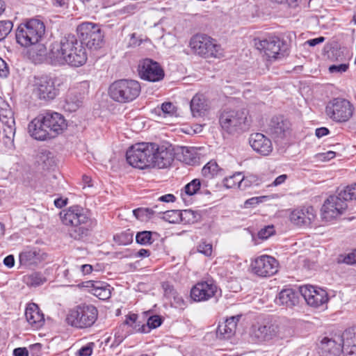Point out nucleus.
Here are the masks:
<instances>
[{
	"label": "nucleus",
	"mask_w": 356,
	"mask_h": 356,
	"mask_svg": "<svg viewBox=\"0 0 356 356\" xmlns=\"http://www.w3.org/2000/svg\"><path fill=\"white\" fill-rule=\"evenodd\" d=\"M181 222L184 223H194L198 220L200 214L191 209L180 211Z\"/></svg>",
	"instance_id": "nucleus-42"
},
{
	"label": "nucleus",
	"mask_w": 356,
	"mask_h": 356,
	"mask_svg": "<svg viewBox=\"0 0 356 356\" xmlns=\"http://www.w3.org/2000/svg\"><path fill=\"white\" fill-rule=\"evenodd\" d=\"M44 123L43 114L42 113L29 124V132L33 138L38 140L51 139L47 129L44 126Z\"/></svg>",
	"instance_id": "nucleus-28"
},
{
	"label": "nucleus",
	"mask_w": 356,
	"mask_h": 356,
	"mask_svg": "<svg viewBox=\"0 0 356 356\" xmlns=\"http://www.w3.org/2000/svg\"><path fill=\"white\" fill-rule=\"evenodd\" d=\"M44 33V22L38 19H31L19 25L16 31V40L21 46L26 47L39 42Z\"/></svg>",
	"instance_id": "nucleus-4"
},
{
	"label": "nucleus",
	"mask_w": 356,
	"mask_h": 356,
	"mask_svg": "<svg viewBox=\"0 0 356 356\" xmlns=\"http://www.w3.org/2000/svg\"><path fill=\"white\" fill-rule=\"evenodd\" d=\"M63 275L67 282L73 284L81 280V273L80 272L79 266H72L70 268L66 269Z\"/></svg>",
	"instance_id": "nucleus-40"
},
{
	"label": "nucleus",
	"mask_w": 356,
	"mask_h": 356,
	"mask_svg": "<svg viewBox=\"0 0 356 356\" xmlns=\"http://www.w3.org/2000/svg\"><path fill=\"white\" fill-rule=\"evenodd\" d=\"M152 165L159 168H165L170 165L175 156V152L171 145H158L154 143Z\"/></svg>",
	"instance_id": "nucleus-20"
},
{
	"label": "nucleus",
	"mask_w": 356,
	"mask_h": 356,
	"mask_svg": "<svg viewBox=\"0 0 356 356\" xmlns=\"http://www.w3.org/2000/svg\"><path fill=\"white\" fill-rule=\"evenodd\" d=\"M354 111L353 104L349 100L341 97L330 100L325 107L327 116L337 123L348 122L353 117Z\"/></svg>",
	"instance_id": "nucleus-10"
},
{
	"label": "nucleus",
	"mask_w": 356,
	"mask_h": 356,
	"mask_svg": "<svg viewBox=\"0 0 356 356\" xmlns=\"http://www.w3.org/2000/svg\"><path fill=\"white\" fill-rule=\"evenodd\" d=\"M154 143H139L131 146L127 151L126 159L131 166L145 169L152 165Z\"/></svg>",
	"instance_id": "nucleus-8"
},
{
	"label": "nucleus",
	"mask_w": 356,
	"mask_h": 356,
	"mask_svg": "<svg viewBox=\"0 0 356 356\" xmlns=\"http://www.w3.org/2000/svg\"><path fill=\"white\" fill-rule=\"evenodd\" d=\"M300 293L307 303L314 307L323 306L328 301L327 292L321 288H316L311 285L303 286L300 288Z\"/></svg>",
	"instance_id": "nucleus-19"
},
{
	"label": "nucleus",
	"mask_w": 356,
	"mask_h": 356,
	"mask_svg": "<svg viewBox=\"0 0 356 356\" xmlns=\"http://www.w3.org/2000/svg\"><path fill=\"white\" fill-rule=\"evenodd\" d=\"M249 143L254 151L262 156H268L273 151L271 140L261 133L252 134L249 138Z\"/></svg>",
	"instance_id": "nucleus-25"
},
{
	"label": "nucleus",
	"mask_w": 356,
	"mask_h": 356,
	"mask_svg": "<svg viewBox=\"0 0 356 356\" xmlns=\"http://www.w3.org/2000/svg\"><path fill=\"white\" fill-rule=\"evenodd\" d=\"M248 113L245 109L224 110L219 116V123L223 131L235 135L248 129Z\"/></svg>",
	"instance_id": "nucleus-6"
},
{
	"label": "nucleus",
	"mask_w": 356,
	"mask_h": 356,
	"mask_svg": "<svg viewBox=\"0 0 356 356\" xmlns=\"http://www.w3.org/2000/svg\"><path fill=\"white\" fill-rule=\"evenodd\" d=\"M190 107L194 118L203 117L208 114L211 109V104L202 94H196L191 99Z\"/></svg>",
	"instance_id": "nucleus-27"
},
{
	"label": "nucleus",
	"mask_w": 356,
	"mask_h": 356,
	"mask_svg": "<svg viewBox=\"0 0 356 356\" xmlns=\"http://www.w3.org/2000/svg\"><path fill=\"white\" fill-rule=\"evenodd\" d=\"M123 326H127L131 330L129 331L135 332L147 333L148 330H146L145 324H142L138 321V316L136 314H129L125 316V320L122 323Z\"/></svg>",
	"instance_id": "nucleus-38"
},
{
	"label": "nucleus",
	"mask_w": 356,
	"mask_h": 356,
	"mask_svg": "<svg viewBox=\"0 0 356 356\" xmlns=\"http://www.w3.org/2000/svg\"><path fill=\"white\" fill-rule=\"evenodd\" d=\"M279 264L273 257L261 255L252 261V272L259 277H267L275 274L278 270Z\"/></svg>",
	"instance_id": "nucleus-17"
},
{
	"label": "nucleus",
	"mask_w": 356,
	"mask_h": 356,
	"mask_svg": "<svg viewBox=\"0 0 356 356\" xmlns=\"http://www.w3.org/2000/svg\"><path fill=\"white\" fill-rule=\"evenodd\" d=\"M197 251L206 257H209L212 254V245L206 241H202L197 246Z\"/></svg>",
	"instance_id": "nucleus-51"
},
{
	"label": "nucleus",
	"mask_w": 356,
	"mask_h": 356,
	"mask_svg": "<svg viewBox=\"0 0 356 356\" xmlns=\"http://www.w3.org/2000/svg\"><path fill=\"white\" fill-rule=\"evenodd\" d=\"M240 318L241 316H234L220 323L216 330L218 337L227 339L232 337L235 333L237 322Z\"/></svg>",
	"instance_id": "nucleus-32"
},
{
	"label": "nucleus",
	"mask_w": 356,
	"mask_h": 356,
	"mask_svg": "<svg viewBox=\"0 0 356 356\" xmlns=\"http://www.w3.org/2000/svg\"><path fill=\"white\" fill-rule=\"evenodd\" d=\"M37 161L44 170L53 169L56 166L53 154L47 150L42 151L38 154Z\"/></svg>",
	"instance_id": "nucleus-39"
},
{
	"label": "nucleus",
	"mask_w": 356,
	"mask_h": 356,
	"mask_svg": "<svg viewBox=\"0 0 356 356\" xmlns=\"http://www.w3.org/2000/svg\"><path fill=\"white\" fill-rule=\"evenodd\" d=\"M92 353V343H88L86 346L81 347L79 351V356H90Z\"/></svg>",
	"instance_id": "nucleus-54"
},
{
	"label": "nucleus",
	"mask_w": 356,
	"mask_h": 356,
	"mask_svg": "<svg viewBox=\"0 0 356 356\" xmlns=\"http://www.w3.org/2000/svg\"><path fill=\"white\" fill-rule=\"evenodd\" d=\"M175 106L171 102H165L161 105V110L165 114H172Z\"/></svg>",
	"instance_id": "nucleus-56"
},
{
	"label": "nucleus",
	"mask_w": 356,
	"mask_h": 356,
	"mask_svg": "<svg viewBox=\"0 0 356 356\" xmlns=\"http://www.w3.org/2000/svg\"><path fill=\"white\" fill-rule=\"evenodd\" d=\"M216 291L217 286L212 281L200 282L191 289V297L197 302L205 301L214 296Z\"/></svg>",
	"instance_id": "nucleus-24"
},
{
	"label": "nucleus",
	"mask_w": 356,
	"mask_h": 356,
	"mask_svg": "<svg viewBox=\"0 0 356 356\" xmlns=\"http://www.w3.org/2000/svg\"><path fill=\"white\" fill-rule=\"evenodd\" d=\"M325 38L324 37H318L316 38L308 40L305 42V44H308L310 47H314L320 43H322L325 41Z\"/></svg>",
	"instance_id": "nucleus-59"
},
{
	"label": "nucleus",
	"mask_w": 356,
	"mask_h": 356,
	"mask_svg": "<svg viewBox=\"0 0 356 356\" xmlns=\"http://www.w3.org/2000/svg\"><path fill=\"white\" fill-rule=\"evenodd\" d=\"M69 0H52V4L55 7L67 8L68 6Z\"/></svg>",
	"instance_id": "nucleus-61"
},
{
	"label": "nucleus",
	"mask_w": 356,
	"mask_h": 356,
	"mask_svg": "<svg viewBox=\"0 0 356 356\" xmlns=\"http://www.w3.org/2000/svg\"><path fill=\"white\" fill-rule=\"evenodd\" d=\"M349 65L347 63H342L339 65H332L329 67V71L332 74H341L348 70Z\"/></svg>",
	"instance_id": "nucleus-52"
},
{
	"label": "nucleus",
	"mask_w": 356,
	"mask_h": 356,
	"mask_svg": "<svg viewBox=\"0 0 356 356\" xmlns=\"http://www.w3.org/2000/svg\"><path fill=\"white\" fill-rule=\"evenodd\" d=\"M44 126L47 129L50 138H54L61 134L67 127L64 116L57 112L47 111L43 113Z\"/></svg>",
	"instance_id": "nucleus-18"
},
{
	"label": "nucleus",
	"mask_w": 356,
	"mask_h": 356,
	"mask_svg": "<svg viewBox=\"0 0 356 356\" xmlns=\"http://www.w3.org/2000/svg\"><path fill=\"white\" fill-rule=\"evenodd\" d=\"M83 99L81 93L75 90H69L65 98L63 108L68 112H74L81 106Z\"/></svg>",
	"instance_id": "nucleus-35"
},
{
	"label": "nucleus",
	"mask_w": 356,
	"mask_h": 356,
	"mask_svg": "<svg viewBox=\"0 0 356 356\" xmlns=\"http://www.w3.org/2000/svg\"><path fill=\"white\" fill-rule=\"evenodd\" d=\"M175 156L177 160L187 165L200 164V156L194 147H179L176 149Z\"/></svg>",
	"instance_id": "nucleus-30"
},
{
	"label": "nucleus",
	"mask_w": 356,
	"mask_h": 356,
	"mask_svg": "<svg viewBox=\"0 0 356 356\" xmlns=\"http://www.w3.org/2000/svg\"><path fill=\"white\" fill-rule=\"evenodd\" d=\"M159 213H163V218L170 223H177L181 221L180 211L179 210H161Z\"/></svg>",
	"instance_id": "nucleus-45"
},
{
	"label": "nucleus",
	"mask_w": 356,
	"mask_h": 356,
	"mask_svg": "<svg viewBox=\"0 0 356 356\" xmlns=\"http://www.w3.org/2000/svg\"><path fill=\"white\" fill-rule=\"evenodd\" d=\"M261 202V197H253L252 198H250L244 202V207L245 208H250L256 206L259 202Z\"/></svg>",
	"instance_id": "nucleus-55"
},
{
	"label": "nucleus",
	"mask_w": 356,
	"mask_h": 356,
	"mask_svg": "<svg viewBox=\"0 0 356 356\" xmlns=\"http://www.w3.org/2000/svg\"><path fill=\"white\" fill-rule=\"evenodd\" d=\"M23 280L27 286L37 287L46 283L47 278L44 272L34 271L24 276Z\"/></svg>",
	"instance_id": "nucleus-37"
},
{
	"label": "nucleus",
	"mask_w": 356,
	"mask_h": 356,
	"mask_svg": "<svg viewBox=\"0 0 356 356\" xmlns=\"http://www.w3.org/2000/svg\"><path fill=\"white\" fill-rule=\"evenodd\" d=\"M200 179H192L184 186L185 194L189 196L195 194L200 190Z\"/></svg>",
	"instance_id": "nucleus-47"
},
{
	"label": "nucleus",
	"mask_w": 356,
	"mask_h": 356,
	"mask_svg": "<svg viewBox=\"0 0 356 356\" xmlns=\"http://www.w3.org/2000/svg\"><path fill=\"white\" fill-rule=\"evenodd\" d=\"M25 316L28 323L34 329H39L44 325V314L35 303H31L26 307Z\"/></svg>",
	"instance_id": "nucleus-31"
},
{
	"label": "nucleus",
	"mask_w": 356,
	"mask_h": 356,
	"mask_svg": "<svg viewBox=\"0 0 356 356\" xmlns=\"http://www.w3.org/2000/svg\"><path fill=\"white\" fill-rule=\"evenodd\" d=\"M150 255V251L147 249H140L134 254L135 258H146Z\"/></svg>",
	"instance_id": "nucleus-58"
},
{
	"label": "nucleus",
	"mask_w": 356,
	"mask_h": 356,
	"mask_svg": "<svg viewBox=\"0 0 356 356\" xmlns=\"http://www.w3.org/2000/svg\"><path fill=\"white\" fill-rule=\"evenodd\" d=\"M257 49L264 51L269 60L284 58L288 54V47L283 40L277 37L259 40L255 42Z\"/></svg>",
	"instance_id": "nucleus-13"
},
{
	"label": "nucleus",
	"mask_w": 356,
	"mask_h": 356,
	"mask_svg": "<svg viewBox=\"0 0 356 356\" xmlns=\"http://www.w3.org/2000/svg\"><path fill=\"white\" fill-rule=\"evenodd\" d=\"M47 254L38 248H27L19 254V260L21 266L33 268L44 261Z\"/></svg>",
	"instance_id": "nucleus-21"
},
{
	"label": "nucleus",
	"mask_w": 356,
	"mask_h": 356,
	"mask_svg": "<svg viewBox=\"0 0 356 356\" xmlns=\"http://www.w3.org/2000/svg\"><path fill=\"white\" fill-rule=\"evenodd\" d=\"M172 296L173 301L172 304L175 306V307L178 308L179 309H184L187 305V303L184 300L183 297L179 294H177V293Z\"/></svg>",
	"instance_id": "nucleus-53"
},
{
	"label": "nucleus",
	"mask_w": 356,
	"mask_h": 356,
	"mask_svg": "<svg viewBox=\"0 0 356 356\" xmlns=\"http://www.w3.org/2000/svg\"><path fill=\"white\" fill-rule=\"evenodd\" d=\"M299 293L300 291H296L293 289H284L279 293L275 300L276 303L288 307H292L298 303Z\"/></svg>",
	"instance_id": "nucleus-33"
},
{
	"label": "nucleus",
	"mask_w": 356,
	"mask_h": 356,
	"mask_svg": "<svg viewBox=\"0 0 356 356\" xmlns=\"http://www.w3.org/2000/svg\"><path fill=\"white\" fill-rule=\"evenodd\" d=\"M352 200H356V184L338 188L337 193L324 202L321 209L323 219L330 221L340 216L347 209V202Z\"/></svg>",
	"instance_id": "nucleus-3"
},
{
	"label": "nucleus",
	"mask_w": 356,
	"mask_h": 356,
	"mask_svg": "<svg viewBox=\"0 0 356 356\" xmlns=\"http://www.w3.org/2000/svg\"><path fill=\"white\" fill-rule=\"evenodd\" d=\"M33 86V93L40 99L52 100L58 95L54 79L49 76L35 77Z\"/></svg>",
	"instance_id": "nucleus-14"
},
{
	"label": "nucleus",
	"mask_w": 356,
	"mask_h": 356,
	"mask_svg": "<svg viewBox=\"0 0 356 356\" xmlns=\"http://www.w3.org/2000/svg\"><path fill=\"white\" fill-rule=\"evenodd\" d=\"M0 125L3 136L8 142L13 143L15 134V122L14 113L4 99L0 97Z\"/></svg>",
	"instance_id": "nucleus-15"
},
{
	"label": "nucleus",
	"mask_w": 356,
	"mask_h": 356,
	"mask_svg": "<svg viewBox=\"0 0 356 356\" xmlns=\"http://www.w3.org/2000/svg\"><path fill=\"white\" fill-rule=\"evenodd\" d=\"M315 218L316 212L312 207H304L289 211V220L298 227L310 225Z\"/></svg>",
	"instance_id": "nucleus-23"
},
{
	"label": "nucleus",
	"mask_w": 356,
	"mask_h": 356,
	"mask_svg": "<svg viewBox=\"0 0 356 356\" xmlns=\"http://www.w3.org/2000/svg\"><path fill=\"white\" fill-rule=\"evenodd\" d=\"M81 277L86 275H89L92 271V266L90 264H83L79 266Z\"/></svg>",
	"instance_id": "nucleus-60"
},
{
	"label": "nucleus",
	"mask_w": 356,
	"mask_h": 356,
	"mask_svg": "<svg viewBox=\"0 0 356 356\" xmlns=\"http://www.w3.org/2000/svg\"><path fill=\"white\" fill-rule=\"evenodd\" d=\"M138 81L132 79H120L114 81L108 88V95L115 102L124 104L136 99L140 92Z\"/></svg>",
	"instance_id": "nucleus-5"
},
{
	"label": "nucleus",
	"mask_w": 356,
	"mask_h": 356,
	"mask_svg": "<svg viewBox=\"0 0 356 356\" xmlns=\"http://www.w3.org/2000/svg\"><path fill=\"white\" fill-rule=\"evenodd\" d=\"M8 74V67L6 62L0 58V76L6 77Z\"/></svg>",
	"instance_id": "nucleus-57"
},
{
	"label": "nucleus",
	"mask_w": 356,
	"mask_h": 356,
	"mask_svg": "<svg viewBox=\"0 0 356 356\" xmlns=\"http://www.w3.org/2000/svg\"><path fill=\"white\" fill-rule=\"evenodd\" d=\"M3 264L8 268L13 267L15 265L14 256L12 254H10V255L6 257L3 259Z\"/></svg>",
	"instance_id": "nucleus-64"
},
{
	"label": "nucleus",
	"mask_w": 356,
	"mask_h": 356,
	"mask_svg": "<svg viewBox=\"0 0 356 356\" xmlns=\"http://www.w3.org/2000/svg\"><path fill=\"white\" fill-rule=\"evenodd\" d=\"M343 356H356V327L346 329L341 335Z\"/></svg>",
	"instance_id": "nucleus-26"
},
{
	"label": "nucleus",
	"mask_w": 356,
	"mask_h": 356,
	"mask_svg": "<svg viewBox=\"0 0 356 356\" xmlns=\"http://www.w3.org/2000/svg\"><path fill=\"white\" fill-rule=\"evenodd\" d=\"M275 233L273 225H267L261 229L258 232V237L262 240L268 239Z\"/></svg>",
	"instance_id": "nucleus-50"
},
{
	"label": "nucleus",
	"mask_w": 356,
	"mask_h": 356,
	"mask_svg": "<svg viewBox=\"0 0 356 356\" xmlns=\"http://www.w3.org/2000/svg\"><path fill=\"white\" fill-rule=\"evenodd\" d=\"M202 173L204 177H224L225 178H234L236 176L242 175L241 172H236L232 175L226 176L225 171L220 168L214 160L209 161L202 169Z\"/></svg>",
	"instance_id": "nucleus-34"
},
{
	"label": "nucleus",
	"mask_w": 356,
	"mask_h": 356,
	"mask_svg": "<svg viewBox=\"0 0 356 356\" xmlns=\"http://www.w3.org/2000/svg\"><path fill=\"white\" fill-rule=\"evenodd\" d=\"M162 321V318L160 316L152 315L149 316L145 325L146 330H148L149 332L152 329L157 328L161 325Z\"/></svg>",
	"instance_id": "nucleus-49"
},
{
	"label": "nucleus",
	"mask_w": 356,
	"mask_h": 356,
	"mask_svg": "<svg viewBox=\"0 0 356 356\" xmlns=\"http://www.w3.org/2000/svg\"><path fill=\"white\" fill-rule=\"evenodd\" d=\"M321 349L323 355L326 356H338L341 352V345L337 343L334 340L325 337L321 343Z\"/></svg>",
	"instance_id": "nucleus-36"
},
{
	"label": "nucleus",
	"mask_w": 356,
	"mask_h": 356,
	"mask_svg": "<svg viewBox=\"0 0 356 356\" xmlns=\"http://www.w3.org/2000/svg\"><path fill=\"white\" fill-rule=\"evenodd\" d=\"M189 46L194 53L204 58H220L222 56L220 46L204 34L193 35L190 40Z\"/></svg>",
	"instance_id": "nucleus-11"
},
{
	"label": "nucleus",
	"mask_w": 356,
	"mask_h": 356,
	"mask_svg": "<svg viewBox=\"0 0 356 356\" xmlns=\"http://www.w3.org/2000/svg\"><path fill=\"white\" fill-rule=\"evenodd\" d=\"M88 291L100 300H108L111 296V288L104 282L90 280L85 282Z\"/></svg>",
	"instance_id": "nucleus-29"
},
{
	"label": "nucleus",
	"mask_w": 356,
	"mask_h": 356,
	"mask_svg": "<svg viewBox=\"0 0 356 356\" xmlns=\"http://www.w3.org/2000/svg\"><path fill=\"white\" fill-rule=\"evenodd\" d=\"M68 202V199L67 198H62V197H58V198H56L54 200V205L56 207L58 208V209H61L63 207H64L65 206L67 205Z\"/></svg>",
	"instance_id": "nucleus-62"
},
{
	"label": "nucleus",
	"mask_w": 356,
	"mask_h": 356,
	"mask_svg": "<svg viewBox=\"0 0 356 356\" xmlns=\"http://www.w3.org/2000/svg\"><path fill=\"white\" fill-rule=\"evenodd\" d=\"M339 263H343L348 265L356 264V248L348 253L341 254L338 259Z\"/></svg>",
	"instance_id": "nucleus-46"
},
{
	"label": "nucleus",
	"mask_w": 356,
	"mask_h": 356,
	"mask_svg": "<svg viewBox=\"0 0 356 356\" xmlns=\"http://www.w3.org/2000/svg\"><path fill=\"white\" fill-rule=\"evenodd\" d=\"M80 41L89 49H97L102 47L104 35L99 24L92 22H83L76 28Z\"/></svg>",
	"instance_id": "nucleus-12"
},
{
	"label": "nucleus",
	"mask_w": 356,
	"mask_h": 356,
	"mask_svg": "<svg viewBox=\"0 0 356 356\" xmlns=\"http://www.w3.org/2000/svg\"><path fill=\"white\" fill-rule=\"evenodd\" d=\"M291 124L283 116H274L271 118L268 126V133L279 142L285 138L290 133Z\"/></svg>",
	"instance_id": "nucleus-22"
},
{
	"label": "nucleus",
	"mask_w": 356,
	"mask_h": 356,
	"mask_svg": "<svg viewBox=\"0 0 356 356\" xmlns=\"http://www.w3.org/2000/svg\"><path fill=\"white\" fill-rule=\"evenodd\" d=\"M47 58L54 65L79 67L87 60L86 49L75 35L70 34L51 44Z\"/></svg>",
	"instance_id": "nucleus-1"
},
{
	"label": "nucleus",
	"mask_w": 356,
	"mask_h": 356,
	"mask_svg": "<svg viewBox=\"0 0 356 356\" xmlns=\"http://www.w3.org/2000/svg\"><path fill=\"white\" fill-rule=\"evenodd\" d=\"M222 183L226 188H238L245 190L248 186H250V179H241L236 184L234 179H222Z\"/></svg>",
	"instance_id": "nucleus-41"
},
{
	"label": "nucleus",
	"mask_w": 356,
	"mask_h": 356,
	"mask_svg": "<svg viewBox=\"0 0 356 356\" xmlns=\"http://www.w3.org/2000/svg\"><path fill=\"white\" fill-rule=\"evenodd\" d=\"M153 233L150 231L139 232L136 234V243L142 245H150L154 242L152 239Z\"/></svg>",
	"instance_id": "nucleus-44"
},
{
	"label": "nucleus",
	"mask_w": 356,
	"mask_h": 356,
	"mask_svg": "<svg viewBox=\"0 0 356 356\" xmlns=\"http://www.w3.org/2000/svg\"><path fill=\"white\" fill-rule=\"evenodd\" d=\"M97 308L92 305H81L70 310L67 316V324L77 327L85 328L92 325L97 318Z\"/></svg>",
	"instance_id": "nucleus-9"
},
{
	"label": "nucleus",
	"mask_w": 356,
	"mask_h": 356,
	"mask_svg": "<svg viewBox=\"0 0 356 356\" xmlns=\"http://www.w3.org/2000/svg\"><path fill=\"white\" fill-rule=\"evenodd\" d=\"M250 335L255 343H269L284 337L282 327L277 320H266L252 325Z\"/></svg>",
	"instance_id": "nucleus-7"
},
{
	"label": "nucleus",
	"mask_w": 356,
	"mask_h": 356,
	"mask_svg": "<svg viewBox=\"0 0 356 356\" xmlns=\"http://www.w3.org/2000/svg\"><path fill=\"white\" fill-rule=\"evenodd\" d=\"M13 22L10 20L0 21V41L3 40L12 31Z\"/></svg>",
	"instance_id": "nucleus-48"
},
{
	"label": "nucleus",
	"mask_w": 356,
	"mask_h": 356,
	"mask_svg": "<svg viewBox=\"0 0 356 356\" xmlns=\"http://www.w3.org/2000/svg\"><path fill=\"white\" fill-rule=\"evenodd\" d=\"M138 72L141 79L150 82L160 81L165 76L164 70L160 64L150 58L139 61Z\"/></svg>",
	"instance_id": "nucleus-16"
},
{
	"label": "nucleus",
	"mask_w": 356,
	"mask_h": 356,
	"mask_svg": "<svg viewBox=\"0 0 356 356\" xmlns=\"http://www.w3.org/2000/svg\"><path fill=\"white\" fill-rule=\"evenodd\" d=\"M14 356H29V352L26 348H17L13 350Z\"/></svg>",
	"instance_id": "nucleus-63"
},
{
	"label": "nucleus",
	"mask_w": 356,
	"mask_h": 356,
	"mask_svg": "<svg viewBox=\"0 0 356 356\" xmlns=\"http://www.w3.org/2000/svg\"><path fill=\"white\" fill-rule=\"evenodd\" d=\"M114 241L120 245H127L133 241V234L127 230L113 236Z\"/></svg>",
	"instance_id": "nucleus-43"
},
{
	"label": "nucleus",
	"mask_w": 356,
	"mask_h": 356,
	"mask_svg": "<svg viewBox=\"0 0 356 356\" xmlns=\"http://www.w3.org/2000/svg\"><path fill=\"white\" fill-rule=\"evenodd\" d=\"M61 222L71 228L69 236L76 241H83L91 233L96 222L89 216L88 211L79 205H73L60 213Z\"/></svg>",
	"instance_id": "nucleus-2"
}]
</instances>
